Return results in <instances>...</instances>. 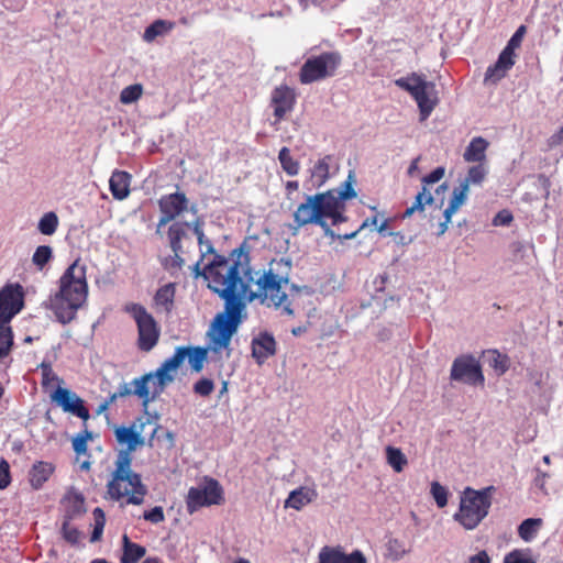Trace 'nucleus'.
Instances as JSON below:
<instances>
[{
  "instance_id": "obj_47",
  "label": "nucleus",
  "mask_w": 563,
  "mask_h": 563,
  "mask_svg": "<svg viewBox=\"0 0 563 563\" xmlns=\"http://www.w3.org/2000/svg\"><path fill=\"white\" fill-rule=\"evenodd\" d=\"M91 439V433L84 432L77 434L73 440V449L78 455H82L87 453V442Z\"/></svg>"
},
{
  "instance_id": "obj_43",
  "label": "nucleus",
  "mask_w": 563,
  "mask_h": 563,
  "mask_svg": "<svg viewBox=\"0 0 563 563\" xmlns=\"http://www.w3.org/2000/svg\"><path fill=\"white\" fill-rule=\"evenodd\" d=\"M184 233V227L180 223H174L169 227L168 239L175 253L180 249V240Z\"/></svg>"
},
{
  "instance_id": "obj_38",
  "label": "nucleus",
  "mask_w": 563,
  "mask_h": 563,
  "mask_svg": "<svg viewBox=\"0 0 563 563\" xmlns=\"http://www.w3.org/2000/svg\"><path fill=\"white\" fill-rule=\"evenodd\" d=\"M144 89L141 84H133L124 87L120 92V102L123 104H132L141 99Z\"/></svg>"
},
{
  "instance_id": "obj_37",
  "label": "nucleus",
  "mask_w": 563,
  "mask_h": 563,
  "mask_svg": "<svg viewBox=\"0 0 563 563\" xmlns=\"http://www.w3.org/2000/svg\"><path fill=\"white\" fill-rule=\"evenodd\" d=\"M353 181L354 177L350 174L339 191L332 190L333 197L340 199V214H343L344 212V201L356 197V191L353 188Z\"/></svg>"
},
{
  "instance_id": "obj_46",
  "label": "nucleus",
  "mask_w": 563,
  "mask_h": 563,
  "mask_svg": "<svg viewBox=\"0 0 563 563\" xmlns=\"http://www.w3.org/2000/svg\"><path fill=\"white\" fill-rule=\"evenodd\" d=\"M214 389V383L213 380L209 378H201L198 382L194 384V391L195 394L207 397L209 396Z\"/></svg>"
},
{
  "instance_id": "obj_8",
  "label": "nucleus",
  "mask_w": 563,
  "mask_h": 563,
  "mask_svg": "<svg viewBox=\"0 0 563 563\" xmlns=\"http://www.w3.org/2000/svg\"><path fill=\"white\" fill-rule=\"evenodd\" d=\"M341 64V56L336 52H325L318 56L309 57L300 68L299 80L303 85L334 76Z\"/></svg>"
},
{
  "instance_id": "obj_63",
  "label": "nucleus",
  "mask_w": 563,
  "mask_h": 563,
  "mask_svg": "<svg viewBox=\"0 0 563 563\" xmlns=\"http://www.w3.org/2000/svg\"><path fill=\"white\" fill-rule=\"evenodd\" d=\"M387 227H388V221H387V220H384L379 225H376V230H377L380 234H385V233H386V230H387Z\"/></svg>"
},
{
  "instance_id": "obj_3",
  "label": "nucleus",
  "mask_w": 563,
  "mask_h": 563,
  "mask_svg": "<svg viewBox=\"0 0 563 563\" xmlns=\"http://www.w3.org/2000/svg\"><path fill=\"white\" fill-rule=\"evenodd\" d=\"M292 216L296 230L308 224H318L331 239H338V234L330 228L327 220L330 219L332 225L346 220L344 214H340V199L333 197L332 190L307 196L305 201L298 205Z\"/></svg>"
},
{
  "instance_id": "obj_50",
  "label": "nucleus",
  "mask_w": 563,
  "mask_h": 563,
  "mask_svg": "<svg viewBox=\"0 0 563 563\" xmlns=\"http://www.w3.org/2000/svg\"><path fill=\"white\" fill-rule=\"evenodd\" d=\"M11 483L10 466L9 463L1 459L0 460V489L7 488Z\"/></svg>"
},
{
  "instance_id": "obj_61",
  "label": "nucleus",
  "mask_w": 563,
  "mask_h": 563,
  "mask_svg": "<svg viewBox=\"0 0 563 563\" xmlns=\"http://www.w3.org/2000/svg\"><path fill=\"white\" fill-rule=\"evenodd\" d=\"M299 184L296 180L287 181L286 184V190L288 194L298 190Z\"/></svg>"
},
{
  "instance_id": "obj_41",
  "label": "nucleus",
  "mask_w": 563,
  "mask_h": 563,
  "mask_svg": "<svg viewBox=\"0 0 563 563\" xmlns=\"http://www.w3.org/2000/svg\"><path fill=\"white\" fill-rule=\"evenodd\" d=\"M503 563H536L529 550L516 549L507 553Z\"/></svg>"
},
{
  "instance_id": "obj_59",
  "label": "nucleus",
  "mask_w": 563,
  "mask_h": 563,
  "mask_svg": "<svg viewBox=\"0 0 563 563\" xmlns=\"http://www.w3.org/2000/svg\"><path fill=\"white\" fill-rule=\"evenodd\" d=\"M563 141V126L560 129L559 132H556L555 134H553L550 139V143L551 145H558L560 143H562Z\"/></svg>"
},
{
  "instance_id": "obj_58",
  "label": "nucleus",
  "mask_w": 563,
  "mask_h": 563,
  "mask_svg": "<svg viewBox=\"0 0 563 563\" xmlns=\"http://www.w3.org/2000/svg\"><path fill=\"white\" fill-rule=\"evenodd\" d=\"M468 563H490V558L486 551H479L468 559Z\"/></svg>"
},
{
  "instance_id": "obj_26",
  "label": "nucleus",
  "mask_w": 563,
  "mask_h": 563,
  "mask_svg": "<svg viewBox=\"0 0 563 563\" xmlns=\"http://www.w3.org/2000/svg\"><path fill=\"white\" fill-rule=\"evenodd\" d=\"M468 191L470 189L466 187V185L462 184L453 189L449 206L443 212L444 218H452L453 214L457 212V210L466 202Z\"/></svg>"
},
{
  "instance_id": "obj_35",
  "label": "nucleus",
  "mask_w": 563,
  "mask_h": 563,
  "mask_svg": "<svg viewBox=\"0 0 563 563\" xmlns=\"http://www.w3.org/2000/svg\"><path fill=\"white\" fill-rule=\"evenodd\" d=\"M487 174V166L484 163H479L475 166H472L467 170V175L461 184L466 185V187L470 189L471 185H481L486 178Z\"/></svg>"
},
{
  "instance_id": "obj_40",
  "label": "nucleus",
  "mask_w": 563,
  "mask_h": 563,
  "mask_svg": "<svg viewBox=\"0 0 563 563\" xmlns=\"http://www.w3.org/2000/svg\"><path fill=\"white\" fill-rule=\"evenodd\" d=\"M318 559V563H343V552L340 549L323 547Z\"/></svg>"
},
{
  "instance_id": "obj_33",
  "label": "nucleus",
  "mask_w": 563,
  "mask_h": 563,
  "mask_svg": "<svg viewBox=\"0 0 563 563\" xmlns=\"http://www.w3.org/2000/svg\"><path fill=\"white\" fill-rule=\"evenodd\" d=\"M386 460L388 465L396 472L400 473L404 471L405 466L408 463L406 455L401 452L400 449L395 446L386 448Z\"/></svg>"
},
{
  "instance_id": "obj_29",
  "label": "nucleus",
  "mask_w": 563,
  "mask_h": 563,
  "mask_svg": "<svg viewBox=\"0 0 563 563\" xmlns=\"http://www.w3.org/2000/svg\"><path fill=\"white\" fill-rule=\"evenodd\" d=\"M385 548L386 558L393 561H399L410 552V548L407 545V543L404 540L397 538L388 539L385 544Z\"/></svg>"
},
{
  "instance_id": "obj_55",
  "label": "nucleus",
  "mask_w": 563,
  "mask_h": 563,
  "mask_svg": "<svg viewBox=\"0 0 563 563\" xmlns=\"http://www.w3.org/2000/svg\"><path fill=\"white\" fill-rule=\"evenodd\" d=\"M134 390H135V385L133 384V379H132L130 383L121 384L117 390V395H119V397H125V396H130V395L135 396Z\"/></svg>"
},
{
  "instance_id": "obj_32",
  "label": "nucleus",
  "mask_w": 563,
  "mask_h": 563,
  "mask_svg": "<svg viewBox=\"0 0 563 563\" xmlns=\"http://www.w3.org/2000/svg\"><path fill=\"white\" fill-rule=\"evenodd\" d=\"M13 345V332L10 325L0 323V364L3 363Z\"/></svg>"
},
{
  "instance_id": "obj_9",
  "label": "nucleus",
  "mask_w": 563,
  "mask_h": 563,
  "mask_svg": "<svg viewBox=\"0 0 563 563\" xmlns=\"http://www.w3.org/2000/svg\"><path fill=\"white\" fill-rule=\"evenodd\" d=\"M125 311L131 314L137 325V345L140 350L148 352L158 342L161 329L154 317L140 303H129Z\"/></svg>"
},
{
  "instance_id": "obj_11",
  "label": "nucleus",
  "mask_w": 563,
  "mask_h": 563,
  "mask_svg": "<svg viewBox=\"0 0 563 563\" xmlns=\"http://www.w3.org/2000/svg\"><path fill=\"white\" fill-rule=\"evenodd\" d=\"M526 33V26L520 25L515 34L509 40L507 46L500 53L497 62L489 66L485 74V81L496 84L500 79H503L507 71L515 64V48L519 47L522 41V37Z\"/></svg>"
},
{
  "instance_id": "obj_36",
  "label": "nucleus",
  "mask_w": 563,
  "mask_h": 563,
  "mask_svg": "<svg viewBox=\"0 0 563 563\" xmlns=\"http://www.w3.org/2000/svg\"><path fill=\"white\" fill-rule=\"evenodd\" d=\"M59 224L58 217L55 212L49 211L44 213L37 223V230L44 235H53Z\"/></svg>"
},
{
  "instance_id": "obj_14",
  "label": "nucleus",
  "mask_w": 563,
  "mask_h": 563,
  "mask_svg": "<svg viewBox=\"0 0 563 563\" xmlns=\"http://www.w3.org/2000/svg\"><path fill=\"white\" fill-rule=\"evenodd\" d=\"M158 207L162 213L157 224L159 230L188 209V199L184 192L177 191L162 196L158 200Z\"/></svg>"
},
{
  "instance_id": "obj_54",
  "label": "nucleus",
  "mask_w": 563,
  "mask_h": 563,
  "mask_svg": "<svg viewBox=\"0 0 563 563\" xmlns=\"http://www.w3.org/2000/svg\"><path fill=\"white\" fill-rule=\"evenodd\" d=\"M514 217L508 210L499 211L493 219L495 227L508 225L512 221Z\"/></svg>"
},
{
  "instance_id": "obj_15",
  "label": "nucleus",
  "mask_w": 563,
  "mask_h": 563,
  "mask_svg": "<svg viewBox=\"0 0 563 563\" xmlns=\"http://www.w3.org/2000/svg\"><path fill=\"white\" fill-rule=\"evenodd\" d=\"M51 399L65 412L75 415L82 420H88L90 417L88 410L84 406L82 399L70 389L57 387L51 395Z\"/></svg>"
},
{
  "instance_id": "obj_30",
  "label": "nucleus",
  "mask_w": 563,
  "mask_h": 563,
  "mask_svg": "<svg viewBox=\"0 0 563 563\" xmlns=\"http://www.w3.org/2000/svg\"><path fill=\"white\" fill-rule=\"evenodd\" d=\"M541 526L542 520L540 518L526 519L518 527V534L523 541L531 542L536 539Z\"/></svg>"
},
{
  "instance_id": "obj_28",
  "label": "nucleus",
  "mask_w": 563,
  "mask_h": 563,
  "mask_svg": "<svg viewBox=\"0 0 563 563\" xmlns=\"http://www.w3.org/2000/svg\"><path fill=\"white\" fill-rule=\"evenodd\" d=\"M146 553L144 547L131 542L126 534L123 536V553L121 556V563H136Z\"/></svg>"
},
{
  "instance_id": "obj_42",
  "label": "nucleus",
  "mask_w": 563,
  "mask_h": 563,
  "mask_svg": "<svg viewBox=\"0 0 563 563\" xmlns=\"http://www.w3.org/2000/svg\"><path fill=\"white\" fill-rule=\"evenodd\" d=\"M430 494L432 495V497L439 508H443L448 505L449 492H448L446 487L441 485L439 482L431 483Z\"/></svg>"
},
{
  "instance_id": "obj_51",
  "label": "nucleus",
  "mask_w": 563,
  "mask_h": 563,
  "mask_svg": "<svg viewBox=\"0 0 563 563\" xmlns=\"http://www.w3.org/2000/svg\"><path fill=\"white\" fill-rule=\"evenodd\" d=\"M144 519L152 523H159L164 521V510L161 506L152 508L150 511H145L143 515Z\"/></svg>"
},
{
  "instance_id": "obj_34",
  "label": "nucleus",
  "mask_w": 563,
  "mask_h": 563,
  "mask_svg": "<svg viewBox=\"0 0 563 563\" xmlns=\"http://www.w3.org/2000/svg\"><path fill=\"white\" fill-rule=\"evenodd\" d=\"M432 202H433V197H432L431 192L427 189L426 186H423L422 190L419 191L418 195L416 196L413 203L406 209L402 217L409 218L416 211H423L424 207Z\"/></svg>"
},
{
  "instance_id": "obj_7",
  "label": "nucleus",
  "mask_w": 563,
  "mask_h": 563,
  "mask_svg": "<svg viewBox=\"0 0 563 563\" xmlns=\"http://www.w3.org/2000/svg\"><path fill=\"white\" fill-rule=\"evenodd\" d=\"M394 82L411 96L417 103L420 121H426L439 103L435 84L418 73L397 78Z\"/></svg>"
},
{
  "instance_id": "obj_2",
  "label": "nucleus",
  "mask_w": 563,
  "mask_h": 563,
  "mask_svg": "<svg viewBox=\"0 0 563 563\" xmlns=\"http://www.w3.org/2000/svg\"><path fill=\"white\" fill-rule=\"evenodd\" d=\"M87 295L86 266L76 261L60 277L59 291L49 299L47 307L60 323L66 324L75 318Z\"/></svg>"
},
{
  "instance_id": "obj_56",
  "label": "nucleus",
  "mask_w": 563,
  "mask_h": 563,
  "mask_svg": "<svg viewBox=\"0 0 563 563\" xmlns=\"http://www.w3.org/2000/svg\"><path fill=\"white\" fill-rule=\"evenodd\" d=\"M343 563H366V559L360 551H354L346 555L343 553Z\"/></svg>"
},
{
  "instance_id": "obj_62",
  "label": "nucleus",
  "mask_w": 563,
  "mask_h": 563,
  "mask_svg": "<svg viewBox=\"0 0 563 563\" xmlns=\"http://www.w3.org/2000/svg\"><path fill=\"white\" fill-rule=\"evenodd\" d=\"M418 162H419V158H416L411 162V164L408 168L409 175H413L418 170Z\"/></svg>"
},
{
  "instance_id": "obj_27",
  "label": "nucleus",
  "mask_w": 563,
  "mask_h": 563,
  "mask_svg": "<svg viewBox=\"0 0 563 563\" xmlns=\"http://www.w3.org/2000/svg\"><path fill=\"white\" fill-rule=\"evenodd\" d=\"M175 285L169 283L157 289L154 296L155 306L166 312H169L174 305Z\"/></svg>"
},
{
  "instance_id": "obj_49",
  "label": "nucleus",
  "mask_w": 563,
  "mask_h": 563,
  "mask_svg": "<svg viewBox=\"0 0 563 563\" xmlns=\"http://www.w3.org/2000/svg\"><path fill=\"white\" fill-rule=\"evenodd\" d=\"M62 532L64 539L69 543L75 544L79 541V531L67 521L63 523Z\"/></svg>"
},
{
  "instance_id": "obj_60",
  "label": "nucleus",
  "mask_w": 563,
  "mask_h": 563,
  "mask_svg": "<svg viewBox=\"0 0 563 563\" xmlns=\"http://www.w3.org/2000/svg\"><path fill=\"white\" fill-rule=\"evenodd\" d=\"M451 220H452V218H449V219L444 218V221L439 224L438 235H443L446 232Z\"/></svg>"
},
{
  "instance_id": "obj_6",
  "label": "nucleus",
  "mask_w": 563,
  "mask_h": 563,
  "mask_svg": "<svg viewBox=\"0 0 563 563\" xmlns=\"http://www.w3.org/2000/svg\"><path fill=\"white\" fill-rule=\"evenodd\" d=\"M494 490V486H488L481 490H475L470 487L465 488L461 497L459 511L454 515V519L467 530L475 529L488 515Z\"/></svg>"
},
{
  "instance_id": "obj_25",
  "label": "nucleus",
  "mask_w": 563,
  "mask_h": 563,
  "mask_svg": "<svg viewBox=\"0 0 563 563\" xmlns=\"http://www.w3.org/2000/svg\"><path fill=\"white\" fill-rule=\"evenodd\" d=\"M54 466L48 462H36L30 471V484L33 488L38 489L51 477Z\"/></svg>"
},
{
  "instance_id": "obj_53",
  "label": "nucleus",
  "mask_w": 563,
  "mask_h": 563,
  "mask_svg": "<svg viewBox=\"0 0 563 563\" xmlns=\"http://www.w3.org/2000/svg\"><path fill=\"white\" fill-rule=\"evenodd\" d=\"M445 169L444 167H437L429 175L422 178V183L427 187V185L435 184L440 181L444 176Z\"/></svg>"
},
{
  "instance_id": "obj_5",
  "label": "nucleus",
  "mask_w": 563,
  "mask_h": 563,
  "mask_svg": "<svg viewBox=\"0 0 563 563\" xmlns=\"http://www.w3.org/2000/svg\"><path fill=\"white\" fill-rule=\"evenodd\" d=\"M178 357L166 358L155 371L133 379L135 396L141 399L146 409L148 404L159 397L166 386L172 384L177 376Z\"/></svg>"
},
{
  "instance_id": "obj_13",
  "label": "nucleus",
  "mask_w": 563,
  "mask_h": 563,
  "mask_svg": "<svg viewBox=\"0 0 563 563\" xmlns=\"http://www.w3.org/2000/svg\"><path fill=\"white\" fill-rule=\"evenodd\" d=\"M450 377L452 380L470 385H482L484 376L479 363L472 355H462L453 361Z\"/></svg>"
},
{
  "instance_id": "obj_20",
  "label": "nucleus",
  "mask_w": 563,
  "mask_h": 563,
  "mask_svg": "<svg viewBox=\"0 0 563 563\" xmlns=\"http://www.w3.org/2000/svg\"><path fill=\"white\" fill-rule=\"evenodd\" d=\"M317 497L318 493L314 487L300 486L289 493L284 507L301 510L305 506L316 500Z\"/></svg>"
},
{
  "instance_id": "obj_48",
  "label": "nucleus",
  "mask_w": 563,
  "mask_h": 563,
  "mask_svg": "<svg viewBox=\"0 0 563 563\" xmlns=\"http://www.w3.org/2000/svg\"><path fill=\"white\" fill-rule=\"evenodd\" d=\"M377 222H378L377 217L367 218L363 221V223L360 225V228L357 230H354L350 233L338 234V239H341V240L354 239L361 230H363L367 227H376Z\"/></svg>"
},
{
  "instance_id": "obj_18",
  "label": "nucleus",
  "mask_w": 563,
  "mask_h": 563,
  "mask_svg": "<svg viewBox=\"0 0 563 563\" xmlns=\"http://www.w3.org/2000/svg\"><path fill=\"white\" fill-rule=\"evenodd\" d=\"M176 356L178 357L177 371L184 361L188 360L191 369L199 373L207 360V350L202 347L178 346L170 357Z\"/></svg>"
},
{
  "instance_id": "obj_4",
  "label": "nucleus",
  "mask_w": 563,
  "mask_h": 563,
  "mask_svg": "<svg viewBox=\"0 0 563 563\" xmlns=\"http://www.w3.org/2000/svg\"><path fill=\"white\" fill-rule=\"evenodd\" d=\"M107 494L117 501L126 498L128 504H143L147 488L140 474L132 470V457H129L128 452L118 453L114 471L107 484Z\"/></svg>"
},
{
  "instance_id": "obj_24",
  "label": "nucleus",
  "mask_w": 563,
  "mask_h": 563,
  "mask_svg": "<svg viewBox=\"0 0 563 563\" xmlns=\"http://www.w3.org/2000/svg\"><path fill=\"white\" fill-rule=\"evenodd\" d=\"M175 27V22L169 20L158 19L150 24L144 33L143 41L146 43H153L157 37H164L168 35Z\"/></svg>"
},
{
  "instance_id": "obj_21",
  "label": "nucleus",
  "mask_w": 563,
  "mask_h": 563,
  "mask_svg": "<svg viewBox=\"0 0 563 563\" xmlns=\"http://www.w3.org/2000/svg\"><path fill=\"white\" fill-rule=\"evenodd\" d=\"M333 156L325 155L316 161L310 168V183L312 188H320L330 177V170L333 163Z\"/></svg>"
},
{
  "instance_id": "obj_12",
  "label": "nucleus",
  "mask_w": 563,
  "mask_h": 563,
  "mask_svg": "<svg viewBox=\"0 0 563 563\" xmlns=\"http://www.w3.org/2000/svg\"><path fill=\"white\" fill-rule=\"evenodd\" d=\"M24 306V289L18 284H7L0 289V323L8 324Z\"/></svg>"
},
{
  "instance_id": "obj_52",
  "label": "nucleus",
  "mask_w": 563,
  "mask_h": 563,
  "mask_svg": "<svg viewBox=\"0 0 563 563\" xmlns=\"http://www.w3.org/2000/svg\"><path fill=\"white\" fill-rule=\"evenodd\" d=\"M511 250L514 252V258L516 261L527 262V252L529 251V247L521 243V242H515L511 244Z\"/></svg>"
},
{
  "instance_id": "obj_23",
  "label": "nucleus",
  "mask_w": 563,
  "mask_h": 563,
  "mask_svg": "<svg viewBox=\"0 0 563 563\" xmlns=\"http://www.w3.org/2000/svg\"><path fill=\"white\" fill-rule=\"evenodd\" d=\"M487 147L488 142L482 136L472 139L463 154L464 161L468 163H483L486 158Z\"/></svg>"
},
{
  "instance_id": "obj_44",
  "label": "nucleus",
  "mask_w": 563,
  "mask_h": 563,
  "mask_svg": "<svg viewBox=\"0 0 563 563\" xmlns=\"http://www.w3.org/2000/svg\"><path fill=\"white\" fill-rule=\"evenodd\" d=\"M490 365L498 373V375H503L509 368V360L506 355L500 354L498 351H493Z\"/></svg>"
},
{
  "instance_id": "obj_22",
  "label": "nucleus",
  "mask_w": 563,
  "mask_h": 563,
  "mask_svg": "<svg viewBox=\"0 0 563 563\" xmlns=\"http://www.w3.org/2000/svg\"><path fill=\"white\" fill-rule=\"evenodd\" d=\"M131 175L124 170H114L109 180L110 191L114 199L123 200L130 195Z\"/></svg>"
},
{
  "instance_id": "obj_39",
  "label": "nucleus",
  "mask_w": 563,
  "mask_h": 563,
  "mask_svg": "<svg viewBox=\"0 0 563 563\" xmlns=\"http://www.w3.org/2000/svg\"><path fill=\"white\" fill-rule=\"evenodd\" d=\"M53 250L48 245H40L36 247L32 255V263L38 268L43 269L44 266L52 260Z\"/></svg>"
},
{
  "instance_id": "obj_10",
  "label": "nucleus",
  "mask_w": 563,
  "mask_h": 563,
  "mask_svg": "<svg viewBox=\"0 0 563 563\" xmlns=\"http://www.w3.org/2000/svg\"><path fill=\"white\" fill-rule=\"evenodd\" d=\"M222 501V487L212 478H205L197 486L190 487L186 497V506L189 514H194L202 507L220 505Z\"/></svg>"
},
{
  "instance_id": "obj_19",
  "label": "nucleus",
  "mask_w": 563,
  "mask_h": 563,
  "mask_svg": "<svg viewBox=\"0 0 563 563\" xmlns=\"http://www.w3.org/2000/svg\"><path fill=\"white\" fill-rule=\"evenodd\" d=\"M276 352V342L272 334L267 332L260 333L252 341V354L261 364Z\"/></svg>"
},
{
  "instance_id": "obj_64",
  "label": "nucleus",
  "mask_w": 563,
  "mask_h": 563,
  "mask_svg": "<svg viewBox=\"0 0 563 563\" xmlns=\"http://www.w3.org/2000/svg\"><path fill=\"white\" fill-rule=\"evenodd\" d=\"M109 407L110 406L106 401L101 402L97 409V413L101 415L102 412L107 411Z\"/></svg>"
},
{
  "instance_id": "obj_31",
  "label": "nucleus",
  "mask_w": 563,
  "mask_h": 563,
  "mask_svg": "<svg viewBox=\"0 0 563 563\" xmlns=\"http://www.w3.org/2000/svg\"><path fill=\"white\" fill-rule=\"evenodd\" d=\"M278 161L283 170L288 176H297L300 170V164L297 159H295L290 153L288 147H282L278 153Z\"/></svg>"
},
{
  "instance_id": "obj_45",
  "label": "nucleus",
  "mask_w": 563,
  "mask_h": 563,
  "mask_svg": "<svg viewBox=\"0 0 563 563\" xmlns=\"http://www.w3.org/2000/svg\"><path fill=\"white\" fill-rule=\"evenodd\" d=\"M95 529L92 531L91 541H98L103 532L106 518L104 512L100 508L93 510Z\"/></svg>"
},
{
  "instance_id": "obj_57",
  "label": "nucleus",
  "mask_w": 563,
  "mask_h": 563,
  "mask_svg": "<svg viewBox=\"0 0 563 563\" xmlns=\"http://www.w3.org/2000/svg\"><path fill=\"white\" fill-rule=\"evenodd\" d=\"M42 374H43V385L46 386L51 382L56 380L57 377L53 373L49 365L42 364Z\"/></svg>"
},
{
  "instance_id": "obj_17",
  "label": "nucleus",
  "mask_w": 563,
  "mask_h": 563,
  "mask_svg": "<svg viewBox=\"0 0 563 563\" xmlns=\"http://www.w3.org/2000/svg\"><path fill=\"white\" fill-rule=\"evenodd\" d=\"M296 102V93L288 86L276 87L272 92L271 103L274 109L275 123L282 121L291 112Z\"/></svg>"
},
{
  "instance_id": "obj_16",
  "label": "nucleus",
  "mask_w": 563,
  "mask_h": 563,
  "mask_svg": "<svg viewBox=\"0 0 563 563\" xmlns=\"http://www.w3.org/2000/svg\"><path fill=\"white\" fill-rule=\"evenodd\" d=\"M145 422L137 420L132 422L129 427H117L114 430L115 439L121 445H125L126 449L120 452H128L129 457H132V453L139 448L144 445V438L142 437Z\"/></svg>"
},
{
  "instance_id": "obj_1",
  "label": "nucleus",
  "mask_w": 563,
  "mask_h": 563,
  "mask_svg": "<svg viewBox=\"0 0 563 563\" xmlns=\"http://www.w3.org/2000/svg\"><path fill=\"white\" fill-rule=\"evenodd\" d=\"M203 264L202 276L207 286L224 301L223 311L216 314L208 330V349L219 353L229 350L231 339L246 318V306L257 300L288 317L294 316L291 302L283 287L289 282L290 262L273 261L268 269L255 271L247 253L234 251L231 257L214 254L211 242L206 239L199 221L194 224Z\"/></svg>"
}]
</instances>
